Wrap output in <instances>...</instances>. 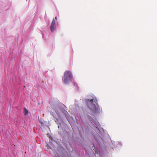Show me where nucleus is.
<instances>
[{"label":"nucleus","mask_w":157,"mask_h":157,"mask_svg":"<svg viewBox=\"0 0 157 157\" xmlns=\"http://www.w3.org/2000/svg\"><path fill=\"white\" fill-rule=\"evenodd\" d=\"M86 103L91 111V114L93 115L99 112V107L98 105L96 99L93 98L91 100H87Z\"/></svg>","instance_id":"f257e3e1"},{"label":"nucleus","mask_w":157,"mask_h":157,"mask_svg":"<svg viewBox=\"0 0 157 157\" xmlns=\"http://www.w3.org/2000/svg\"><path fill=\"white\" fill-rule=\"evenodd\" d=\"M72 78V74L71 71H66L64 73V78L63 79V82L65 84H67Z\"/></svg>","instance_id":"f03ea898"},{"label":"nucleus","mask_w":157,"mask_h":157,"mask_svg":"<svg viewBox=\"0 0 157 157\" xmlns=\"http://www.w3.org/2000/svg\"><path fill=\"white\" fill-rule=\"evenodd\" d=\"M55 24H56L54 18H53L52 21V22L51 25L50 26L51 30L52 32L54 31L55 30L54 27L55 25Z\"/></svg>","instance_id":"7ed1b4c3"},{"label":"nucleus","mask_w":157,"mask_h":157,"mask_svg":"<svg viewBox=\"0 0 157 157\" xmlns=\"http://www.w3.org/2000/svg\"><path fill=\"white\" fill-rule=\"evenodd\" d=\"M24 115H26L28 113V110L26 108H24Z\"/></svg>","instance_id":"20e7f679"},{"label":"nucleus","mask_w":157,"mask_h":157,"mask_svg":"<svg viewBox=\"0 0 157 157\" xmlns=\"http://www.w3.org/2000/svg\"><path fill=\"white\" fill-rule=\"evenodd\" d=\"M57 156L56 155V157H60V156L61 155L60 154H59L58 153H57Z\"/></svg>","instance_id":"39448f33"},{"label":"nucleus","mask_w":157,"mask_h":157,"mask_svg":"<svg viewBox=\"0 0 157 157\" xmlns=\"http://www.w3.org/2000/svg\"><path fill=\"white\" fill-rule=\"evenodd\" d=\"M59 153H60V154H62V153H61V152H60Z\"/></svg>","instance_id":"423d86ee"},{"label":"nucleus","mask_w":157,"mask_h":157,"mask_svg":"<svg viewBox=\"0 0 157 157\" xmlns=\"http://www.w3.org/2000/svg\"><path fill=\"white\" fill-rule=\"evenodd\" d=\"M56 19H57V17H56Z\"/></svg>","instance_id":"0eeeda50"}]
</instances>
